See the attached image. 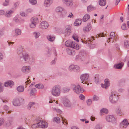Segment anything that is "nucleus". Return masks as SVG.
<instances>
[{"instance_id": "58836bf2", "label": "nucleus", "mask_w": 129, "mask_h": 129, "mask_svg": "<svg viewBox=\"0 0 129 129\" xmlns=\"http://www.w3.org/2000/svg\"><path fill=\"white\" fill-rule=\"evenodd\" d=\"M72 38L75 40L77 42H79V41L78 38V36L76 34H74L72 36Z\"/></svg>"}, {"instance_id": "1a4fd4ad", "label": "nucleus", "mask_w": 129, "mask_h": 129, "mask_svg": "<svg viewBox=\"0 0 129 129\" xmlns=\"http://www.w3.org/2000/svg\"><path fill=\"white\" fill-rule=\"evenodd\" d=\"M21 100H23L21 98L14 99L13 102V105L16 106H19L20 102V101H21Z\"/></svg>"}, {"instance_id": "4468645a", "label": "nucleus", "mask_w": 129, "mask_h": 129, "mask_svg": "<svg viewBox=\"0 0 129 129\" xmlns=\"http://www.w3.org/2000/svg\"><path fill=\"white\" fill-rule=\"evenodd\" d=\"M91 25L90 23H88L87 26L84 27L83 31L84 33L88 32L91 29Z\"/></svg>"}, {"instance_id": "423d86ee", "label": "nucleus", "mask_w": 129, "mask_h": 129, "mask_svg": "<svg viewBox=\"0 0 129 129\" xmlns=\"http://www.w3.org/2000/svg\"><path fill=\"white\" fill-rule=\"evenodd\" d=\"M129 123L128 122L126 119H124L123 121L121 122L120 124V127L122 128H126Z\"/></svg>"}, {"instance_id": "7ed1b4c3", "label": "nucleus", "mask_w": 129, "mask_h": 129, "mask_svg": "<svg viewBox=\"0 0 129 129\" xmlns=\"http://www.w3.org/2000/svg\"><path fill=\"white\" fill-rule=\"evenodd\" d=\"M110 101L112 103H115L118 100V95L114 92H112L109 97Z\"/></svg>"}, {"instance_id": "5fc2aeb1", "label": "nucleus", "mask_w": 129, "mask_h": 129, "mask_svg": "<svg viewBox=\"0 0 129 129\" xmlns=\"http://www.w3.org/2000/svg\"><path fill=\"white\" fill-rule=\"evenodd\" d=\"M105 84H106L107 85L109 86L110 83H109V80L108 79H105Z\"/></svg>"}, {"instance_id": "79ce46f5", "label": "nucleus", "mask_w": 129, "mask_h": 129, "mask_svg": "<svg viewBox=\"0 0 129 129\" xmlns=\"http://www.w3.org/2000/svg\"><path fill=\"white\" fill-rule=\"evenodd\" d=\"M80 70V68L79 67L77 66H75L74 71L75 72H78Z\"/></svg>"}, {"instance_id": "6ab92c4d", "label": "nucleus", "mask_w": 129, "mask_h": 129, "mask_svg": "<svg viewBox=\"0 0 129 129\" xmlns=\"http://www.w3.org/2000/svg\"><path fill=\"white\" fill-rule=\"evenodd\" d=\"M13 11L11 10L8 11L5 14V15L6 17H9L11 16L12 14L13 13Z\"/></svg>"}, {"instance_id": "8fccbe9b", "label": "nucleus", "mask_w": 129, "mask_h": 129, "mask_svg": "<svg viewBox=\"0 0 129 129\" xmlns=\"http://www.w3.org/2000/svg\"><path fill=\"white\" fill-rule=\"evenodd\" d=\"M24 58L23 56L21 57L20 58V60L21 62L22 63H25L26 62V61H25V59H24Z\"/></svg>"}, {"instance_id": "a19ab883", "label": "nucleus", "mask_w": 129, "mask_h": 129, "mask_svg": "<svg viewBox=\"0 0 129 129\" xmlns=\"http://www.w3.org/2000/svg\"><path fill=\"white\" fill-rule=\"evenodd\" d=\"M99 75L98 74H96L94 76V79L96 83H97L99 81Z\"/></svg>"}, {"instance_id": "09e8293b", "label": "nucleus", "mask_w": 129, "mask_h": 129, "mask_svg": "<svg viewBox=\"0 0 129 129\" xmlns=\"http://www.w3.org/2000/svg\"><path fill=\"white\" fill-rule=\"evenodd\" d=\"M99 99V97L96 95H94L93 96V100L94 101H97Z\"/></svg>"}, {"instance_id": "b1692460", "label": "nucleus", "mask_w": 129, "mask_h": 129, "mask_svg": "<svg viewBox=\"0 0 129 129\" xmlns=\"http://www.w3.org/2000/svg\"><path fill=\"white\" fill-rule=\"evenodd\" d=\"M31 22H33L36 24L39 22L38 19V18L36 17H33L31 20Z\"/></svg>"}, {"instance_id": "f03ea898", "label": "nucleus", "mask_w": 129, "mask_h": 129, "mask_svg": "<svg viewBox=\"0 0 129 129\" xmlns=\"http://www.w3.org/2000/svg\"><path fill=\"white\" fill-rule=\"evenodd\" d=\"M65 45L67 47H71L76 50H78L79 48V45L76 43L70 40L67 41L65 43Z\"/></svg>"}, {"instance_id": "e2e57ef3", "label": "nucleus", "mask_w": 129, "mask_h": 129, "mask_svg": "<svg viewBox=\"0 0 129 129\" xmlns=\"http://www.w3.org/2000/svg\"><path fill=\"white\" fill-rule=\"evenodd\" d=\"M94 129H101V127L99 124H98L95 126Z\"/></svg>"}, {"instance_id": "f8f14e48", "label": "nucleus", "mask_w": 129, "mask_h": 129, "mask_svg": "<svg viewBox=\"0 0 129 129\" xmlns=\"http://www.w3.org/2000/svg\"><path fill=\"white\" fill-rule=\"evenodd\" d=\"M89 77V75L88 74H83L81 75L80 76V79L82 81V83H83L84 81H86L88 80Z\"/></svg>"}, {"instance_id": "a878e982", "label": "nucleus", "mask_w": 129, "mask_h": 129, "mask_svg": "<svg viewBox=\"0 0 129 129\" xmlns=\"http://www.w3.org/2000/svg\"><path fill=\"white\" fill-rule=\"evenodd\" d=\"M17 90L19 92H22L24 90V87L22 86H19L17 88Z\"/></svg>"}, {"instance_id": "bf43d9fd", "label": "nucleus", "mask_w": 129, "mask_h": 129, "mask_svg": "<svg viewBox=\"0 0 129 129\" xmlns=\"http://www.w3.org/2000/svg\"><path fill=\"white\" fill-rule=\"evenodd\" d=\"M121 28L123 30H126L127 29V27L125 24H123L121 26Z\"/></svg>"}, {"instance_id": "603ef678", "label": "nucleus", "mask_w": 129, "mask_h": 129, "mask_svg": "<svg viewBox=\"0 0 129 129\" xmlns=\"http://www.w3.org/2000/svg\"><path fill=\"white\" fill-rule=\"evenodd\" d=\"M70 90V88L67 87H64L63 89V90L64 92H67L69 91Z\"/></svg>"}, {"instance_id": "c756f323", "label": "nucleus", "mask_w": 129, "mask_h": 129, "mask_svg": "<svg viewBox=\"0 0 129 129\" xmlns=\"http://www.w3.org/2000/svg\"><path fill=\"white\" fill-rule=\"evenodd\" d=\"M67 52L68 54L70 55H73L75 54V52L74 50L68 49Z\"/></svg>"}, {"instance_id": "cd10ccee", "label": "nucleus", "mask_w": 129, "mask_h": 129, "mask_svg": "<svg viewBox=\"0 0 129 129\" xmlns=\"http://www.w3.org/2000/svg\"><path fill=\"white\" fill-rule=\"evenodd\" d=\"M82 21L79 19H76L74 23V25L75 26L80 25Z\"/></svg>"}, {"instance_id": "473e14b6", "label": "nucleus", "mask_w": 129, "mask_h": 129, "mask_svg": "<svg viewBox=\"0 0 129 129\" xmlns=\"http://www.w3.org/2000/svg\"><path fill=\"white\" fill-rule=\"evenodd\" d=\"M33 35L35 38H37L40 36V34L39 32H35L33 33Z\"/></svg>"}, {"instance_id": "a18cd8bd", "label": "nucleus", "mask_w": 129, "mask_h": 129, "mask_svg": "<svg viewBox=\"0 0 129 129\" xmlns=\"http://www.w3.org/2000/svg\"><path fill=\"white\" fill-rule=\"evenodd\" d=\"M32 128L35 129L37 127H39V125L38 123H37L35 124H33L31 126Z\"/></svg>"}, {"instance_id": "de8ad7c7", "label": "nucleus", "mask_w": 129, "mask_h": 129, "mask_svg": "<svg viewBox=\"0 0 129 129\" xmlns=\"http://www.w3.org/2000/svg\"><path fill=\"white\" fill-rule=\"evenodd\" d=\"M30 3L33 5L36 4L37 3L36 0H29Z\"/></svg>"}, {"instance_id": "f3484780", "label": "nucleus", "mask_w": 129, "mask_h": 129, "mask_svg": "<svg viewBox=\"0 0 129 129\" xmlns=\"http://www.w3.org/2000/svg\"><path fill=\"white\" fill-rule=\"evenodd\" d=\"M71 32V30L70 28L66 27L65 29L64 35L65 36H69L70 35Z\"/></svg>"}, {"instance_id": "ddd939ff", "label": "nucleus", "mask_w": 129, "mask_h": 129, "mask_svg": "<svg viewBox=\"0 0 129 129\" xmlns=\"http://www.w3.org/2000/svg\"><path fill=\"white\" fill-rule=\"evenodd\" d=\"M48 23L46 21H43L41 22L40 25V27L42 29L47 28L48 26Z\"/></svg>"}, {"instance_id": "20e7f679", "label": "nucleus", "mask_w": 129, "mask_h": 129, "mask_svg": "<svg viewBox=\"0 0 129 129\" xmlns=\"http://www.w3.org/2000/svg\"><path fill=\"white\" fill-rule=\"evenodd\" d=\"M72 86L74 91L78 94L80 93H82L84 91L83 89H82L79 85L76 86L72 84Z\"/></svg>"}, {"instance_id": "4be33fe9", "label": "nucleus", "mask_w": 129, "mask_h": 129, "mask_svg": "<svg viewBox=\"0 0 129 129\" xmlns=\"http://www.w3.org/2000/svg\"><path fill=\"white\" fill-rule=\"evenodd\" d=\"M47 38L49 41L53 42L54 40L55 37L51 35H48L47 36Z\"/></svg>"}, {"instance_id": "4c0bfd02", "label": "nucleus", "mask_w": 129, "mask_h": 129, "mask_svg": "<svg viewBox=\"0 0 129 129\" xmlns=\"http://www.w3.org/2000/svg\"><path fill=\"white\" fill-rule=\"evenodd\" d=\"M94 9V7L90 5L87 7V11L88 12H90L93 10Z\"/></svg>"}, {"instance_id": "2eb2a0df", "label": "nucleus", "mask_w": 129, "mask_h": 129, "mask_svg": "<svg viewBox=\"0 0 129 129\" xmlns=\"http://www.w3.org/2000/svg\"><path fill=\"white\" fill-rule=\"evenodd\" d=\"M63 3L68 6H71L73 5L72 0H62Z\"/></svg>"}, {"instance_id": "7c9ffc66", "label": "nucleus", "mask_w": 129, "mask_h": 129, "mask_svg": "<svg viewBox=\"0 0 129 129\" xmlns=\"http://www.w3.org/2000/svg\"><path fill=\"white\" fill-rule=\"evenodd\" d=\"M15 35L16 36L20 35L21 34V31L20 29H16L15 31Z\"/></svg>"}, {"instance_id": "69168bd1", "label": "nucleus", "mask_w": 129, "mask_h": 129, "mask_svg": "<svg viewBox=\"0 0 129 129\" xmlns=\"http://www.w3.org/2000/svg\"><path fill=\"white\" fill-rule=\"evenodd\" d=\"M57 60L56 58H55L54 60L51 62V65H53L55 64V63L56 61Z\"/></svg>"}, {"instance_id": "2f4dec72", "label": "nucleus", "mask_w": 129, "mask_h": 129, "mask_svg": "<svg viewBox=\"0 0 129 129\" xmlns=\"http://www.w3.org/2000/svg\"><path fill=\"white\" fill-rule=\"evenodd\" d=\"M55 10L56 12L59 13H62L63 11V9L60 7H57Z\"/></svg>"}, {"instance_id": "f257e3e1", "label": "nucleus", "mask_w": 129, "mask_h": 129, "mask_svg": "<svg viewBox=\"0 0 129 129\" xmlns=\"http://www.w3.org/2000/svg\"><path fill=\"white\" fill-rule=\"evenodd\" d=\"M51 93L54 96H59L60 93V88L59 86L56 85L54 86L51 90Z\"/></svg>"}, {"instance_id": "4d7b16f0", "label": "nucleus", "mask_w": 129, "mask_h": 129, "mask_svg": "<svg viewBox=\"0 0 129 129\" xmlns=\"http://www.w3.org/2000/svg\"><path fill=\"white\" fill-rule=\"evenodd\" d=\"M13 118L12 117H10L8 119V121L10 123V124L11 125L12 124L13 121Z\"/></svg>"}, {"instance_id": "a211bd4d", "label": "nucleus", "mask_w": 129, "mask_h": 129, "mask_svg": "<svg viewBox=\"0 0 129 129\" xmlns=\"http://www.w3.org/2000/svg\"><path fill=\"white\" fill-rule=\"evenodd\" d=\"M29 90H30V89H28L27 90V91H29ZM36 91L37 90L36 88H33L30 90V91L29 93L30 95L31 96L35 95V93L36 92Z\"/></svg>"}, {"instance_id": "49530a36", "label": "nucleus", "mask_w": 129, "mask_h": 129, "mask_svg": "<svg viewBox=\"0 0 129 129\" xmlns=\"http://www.w3.org/2000/svg\"><path fill=\"white\" fill-rule=\"evenodd\" d=\"M124 61H126L129 67V56H126L124 60Z\"/></svg>"}, {"instance_id": "f704fd0d", "label": "nucleus", "mask_w": 129, "mask_h": 129, "mask_svg": "<svg viewBox=\"0 0 129 129\" xmlns=\"http://www.w3.org/2000/svg\"><path fill=\"white\" fill-rule=\"evenodd\" d=\"M52 109L54 111L56 112L57 113L60 114L62 112L61 110L59 109H56V108L54 107H52Z\"/></svg>"}, {"instance_id": "412c9836", "label": "nucleus", "mask_w": 129, "mask_h": 129, "mask_svg": "<svg viewBox=\"0 0 129 129\" xmlns=\"http://www.w3.org/2000/svg\"><path fill=\"white\" fill-rule=\"evenodd\" d=\"M90 18V15L88 14H86L83 16L82 20L84 22H85L87 21Z\"/></svg>"}, {"instance_id": "338daca9", "label": "nucleus", "mask_w": 129, "mask_h": 129, "mask_svg": "<svg viewBox=\"0 0 129 129\" xmlns=\"http://www.w3.org/2000/svg\"><path fill=\"white\" fill-rule=\"evenodd\" d=\"M26 11L27 13H29L33 11V10L31 9H27Z\"/></svg>"}, {"instance_id": "9d476101", "label": "nucleus", "mask_w": 129, "mask_h": 129, "mask_svg": "<svg viewBox=\"0 0 129 129\" xmlns=\"http://www.w3.org/2000/svg\"><path fill=\"white\" fill-rule=\"evenodd\" d=\"M63 103L64 106L67 107H70L71 105L70 101L67 99L65 98L64 99Z\"/></svg>"}, {"instance_id": "bb28decb", "label": "nucleus", "mask_w": 129, "mask_h": 129, "mask_svg": "<svg viewBox=\"0 0 129 129\" xmlns=\"http://www.w3.org/2000/svg\"><path fill=\"white\" fill-rule=\"evenodd\" d=\"M99 3L100 5L104 6L106 5V0H99Z\"/></svg>"}, {"instance_id": "ea45409f", "label": "nucleus", "mask_w": 129, "mask_h": 129, "mask_svg": "<svg viewBox=\"0 0 129 129\" xmlns=\"http://www.w3.org/2000/svg\"><path fill=\"white\" fill-rule=\"evenodd\" d=\"M108 110L106 108H103L100 111V112L101 113H108Z\"/></svg>"}, {"instance_id": "c03bdc74", "label": "nucleus", "mask_w": 129, "mask_h": 129, "mask_svg": "<svg viewBox=\"0 0 129 129\" xmlns=\"http://www.w3.org/2000/svg\"><path fill=\"white\" fill-rule=\"evenodd\" d=\"M23 48L21 47H19L18 49L17 50V52L18 54H20L21 53H24L23 52Z\"/></svg>"}, {"instance_id": "680f3d73", "label": "nucleus", "mask_w": 129, "mask_h": 129, "mask_svg": "<svg viewBox=\"0 0 129 129\" xmlns=\"http://www.w3.org/2000/svg\"><path fill=\"white\" fill-rule=\"evenodd\" d=\"M79 97L80 99L81 100H84L85 99V97L82 94H81L80 95Z\"/></svg>"}, {"instance_id": "aec40b11", "label": "nucleus", "mask_w": 129, "mask_h": 129, "mask_svg": "<svg viewBox=\"0 0 129 129\" xmlns=\"http://www.w3.org/2000/svg\"><path fill=\"white\" fill-rule=\"evenodd\" d=\"M124 65V63L123 62L119 63L118 64L115 65L114 66L115 68L121 69Z\"/></svg>"}, {"instance_id": "6e6d98bb", "label": "nucleus", "mask_w": 129, "mask_h": 129, "mask_svg": "<svg viewBox=\"0 0 129 129\" xmlns=\"http://www.w3.org/2000/svg\"><path fill=\"white\" fill-rule=\"evenodd\" d=\"M92 101L91 99H89L86 101V103L88 105H90L91 104Z\"/></svg>"}, {"instance_id": "c85d7f7f", "label": "nucleus", "mask_w": 129, "mask_h": 129, "mask_svg": "<svg viewBox=\"0 0 129 129\" xmlns=\"http://www.w3.org/2000/svg\"><path fill=\"white\" fill-rule=\"evenodd\" d=\"M35 104V103L34 102H30L27 106V108L29 110H30L31 109V108Z\"/></svg>"}, {"instance_id": "13d9d810", "label": "nucleus", "mask_w": 129, "mask_h": 129, "mask_svg": "<svg viewBox=\"0 0 129 129\" xmlns=\"http://www.w3.org/2000/svg\"><path fill=\"white\" fill-rule=\"evenodd\" d=\"M72 16H73V15L72 14V13H71L70 14H66L65 15L63 16V17H66V16H67L68 17H72Z\"/></svg>"}, {"instance_id": "0e129e2a", "label": "nucleus", "mask_w": 129, "mask_h": 129, "mask_svg": "<svg viewBox=\"0 0 129 129\" xmlns=\"http://www.w3.org/2000/svg\"><path fill=\"white\" fill-rule=\"evenodd\" d=\"M101 86L102 87H105L106 89H107L109 86L107 85L105 83V84H101Z\"/></svg>"}, {"instance_id": "c9c22d12", "label": "nucleus", "mask_w": 129, "mask_h": 129, "mask_svg": "<svg viewBox=\"0 0 129 129\" xmlns=\"http://www.w3.org/2000/svg\"><path fill=\"white\" fill-rule=\"evenodd\" d=\"M115 111L116 113L118 114H121V109L120 107H117L115 110Z\"/></svg>"}, {"instance_id": "052dcab7", "label": "nucleus", "mask_w": 129, "mask_h": 129, "mask_svg": "<svg viewBox=\"0 0 129 129\" xmlns=\"http://www.w3.org/2000/svg\"><path fill=\"white\" fill-rule=\"evenodd\" d=\"M9 0H5V1L3 4V5L4 6H7L8 5Z\"/></svg>"}, {"instance_id": "393cba45", "label": "nucleus", "mask_w": 129, "mask_h": 129, "mask_svg": "<svg viewBox=\"0 0 129 129\" xmlns=\"http://www.w3.org/2000/svg\"><path fill=\"white\" fill-rule=\"evenodd\" d=\"M22 56L24 58V59H25V61H26V62L27 61L28 59L29 58V55L26 53H22Z\"/></svg>"}, {"instance_id": "5701e85b", "label": "nucleus", "mask_w": 129, "mask_h": 129, "mask_svg": "<svg viewBox=\"0 0 129 129\" xmlns=\"http://www.w3.org/2000/svg\"><path fill=\"white\" fill-rule=\"evenodd\" d=\"M4 85L5 86L8 87L10 86H12L14 85V82L13 81H10L5 82L4 83Z\"/></svg>"}, {"instance_id": "6e6552de", "label": "nucleus", "mask_w": 129, "mask_h": 129, "mask_svg": "<svg viewBox=\"0 0 129 129\" xmlns=\"http://www.w3.org/2000/svg\"><path fill=\"white\" fill-rule=\"evenodd\" d=\"M39 125V128H45L48 126V124L46 122L43 121H41L38 122Z\"/></svg>"}, {"instance_id": "9b49d317", "label": "nucleus", "mask_w": 129, "mask_h": 129, "mask_svg": "<svg viewBox=\"0 0 129 129\" xmlns=\"http://www.w3.org/2000/svg\"><path fill=\"white\" fill-rule=\"evenodd\" d=\"M30 69V67L29 66H24L22 68V72L27 73L29 72Z\"/></svg>"}, {"instance_id": "3c124183", "label": "nucleus", "mask_w": 129, "mask_h": 129, "mask_svg": "<svg viewBox=\"0 0 129 129\" xmlns=\"http://www.w3.org/2000/svg\"><path fill=\"white\" fill-rule=\"evenodd\" d=\"M75 67V66H74L73 65H70L69 68V70L70 71H72L73 70H74V67Z\"/></svg>"}, {"instance_id": "0eeeda50", "label": "nucleus", "mask_w": 129, "mask_h": 129, "mask_svg": "<svg viewBox=\"0 0 129 129\" xmlns=\"http://www.w3.org/2000/svg\"><path fill=\"white\" fill-rule=\"evenodd\" d=\"M116 38L114 33L113 32H111L110 33V37L108 40L107 42L108 43L110 42H111L112 43L114 40H116Z\"/></svg>"}, {"instance_id": "774afa93", "label": "nucleus", "mask_w": 129, "mask_h": 129, "mask_svg": "<svg viewBox=\"0 0 129 129\" xmlns=\"http://www.w3.org/2000/svg\"><path fill=\"white\" fill-rule=\"evenodd\" d=\"M5 123L6 126H9L11 125L10 123H9V121H8V120L6 121L5 122Z\"/></svg>"}, {"instance_id": "39448f33", "label": "nucleus", "mask_w": 129, "mask_h": 129, "mask_svg": "<svg viewBox=\"0 0 129 129\" xmlns=\"http://www.w3.org/2000/svg\"><path fill=\"white\" fill-rule=\"evenodd\" d=\"M106 119L107 121L111 122L112 123H115L116 119L112 115H108L106 118Z\"/></svg>"}, {"instance_id": "e433bc0d", "label": "nucleus", "mask_w": 129, "mask_h": 129, "mask_svg": "<svg viewBox=\"0 0 129 129\" xmlns=\"http://www.w3.org/2000/svg\"><path fill=\"white\" fill-rule=\"evenodd\" d=\"M124 46L125 48L128 49L129 48V42L127 40H125L124 42Z\"/></svg>"}, {"instance_id": "72a5a7b5", "label": "nucleus", "mask_w": 129, "mask_h": 129, "mask_svg": "<svg viewBox=\"0 0 129 129\" xmlns=\"http://www.w3.org/2000/svg\"><path fill=\"white\" fill-rule=\"evenodd\" d=\"M35 87L39 89H42L44 88V86L42 84H38L35 85Z\"/></svg>"}, {"instance_id": "864d4df0", "label": "nucleus", "mask_w": 129, "mask_h": 129, "mask_svg": "<svg viewBox=\"0 0 129 129\" xmlns=\"http://www.w3.org/2000/svg\"><path fill=\"white\" fill-rule=\"evenodd\" d=\"M36 24L31 22L30 24V26L31 28H34L36 27Z\"/></svg>"}, {"instance_id": "37998d69", "label": "nucleus", "mask_w": 129, "mask_h": 129, "mask_svg": "<svg viewBox=\"0 0 129 129\" xmlns=\"http://www.w3.org/2000/svg\"><path fill=\"white\" fill-rule=\"evenodd\" d=\"M53 121L57 123H59L60 122V119L58 117H55L53 119Z\"/></svg>"}, {"instance_id": "dca6fc26", "label": "nucleus", "mask_w": 129, "mask_h": 129, "mask_svg": "<svg viewBox=\"0 0 129 129\" xmlns=\"http://www.w3.org/2000/svg\"><path fill=\"white\" fill-rule=\"evenodd\" d=\"M53 0H45L44 5L47 7H49L52 3Z\"/></svg>"}]
</instances>
